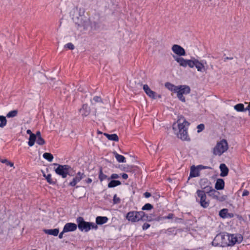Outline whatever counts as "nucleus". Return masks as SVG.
<instances>
[{"instance_id":"3c124183","label":"nucleus","mask_w":250,"mask_h":250,"mask_svg":"<svg viewBox=\"0 0 250 250\" xmlns=\"http://www.w3.org/2000/svg\"><path fill=\"white\" fill-rule=\"evenodd\" d=\"M26 132H27V133L28 134L30 135V136H31V134H34V133H33L32 132L31 130H30V129H28V130H27Z\"/></svg>"},{"instance_id":"79ce46f5","label":"nucleus","mask_w":250,"mask_h":250,"mask_svg":"<svg viewBox=\"0 0 250 250\" xmlns=\"http://www.w3.org/2000/svg\"><path fill=\"white\" fill-rule=\"evenodd\" d=\"M119 198L117 197V195H115L113 198V201L115 203H117L119 202Z\"/></svg>"},{"instance_id":"72a5a7b5","label":"nucleus","mask_w":250,"mask_h":250,"mask_svg":"<svg viewBox=\"0 0 250 250\" xmlns=\"http://www.w3.org/2000/svg\"><path fill=\"white\" fill-rule=\"evenodd\" d=\"M0 161L2 163H4L7 166H9L10 167H13L14 166V164L11 162H9V161H8L7 159H2V160H0Z\"/></svg>"},{"instance_id":"b1692460","label":"nucleus","mask_w":250,"mask_h":250,"mask_svg":"<svg viewBox=\"0 0 250 250\" xmlns=\"http://www.w3.org/2000/svg\"><path fill=\"white\" fill-rule=\"evenodd\" d=\"M121 185V182L118 180H112L107 185L108 188H112Z\"/></svg>"},{"instance_id":"7c9ffc66","label":"nucleus","mask_w":250,"mask_h":250,"mask_svg":"<svg viewBox=\"0 0 250 250\" xmlns=\"http://www.w3.org/2000/svg\"><path fill=\"white\" fill-rule=\"evenodd\" d=\"M17 115V110H12L7 113L6 116L8 118H12L15 117Z\"/></svg>"},{"instance_id":"2f4dec72","label":"nucleus","mask_w":250,"mask_h":250,"mask_svg":"<svg viewBox=\"0 0 250 250\" xmlns=\"http://www.w3.org/2000/svg\"><path fill=\"white\" fill-rule=\"evenodd\" d=\"M234 109H245L243 104H238L235 105H232Z\"/></svg>"},{"instance_id":"aec40b11","label":"nucleus","mask_w":250,"mask_h":250,"mask_svg":"<svg viewBox=\"0 0 250 250\" xmlns=\"http://www.w3.org/2000/svg\"><path fill=\"white\" fill-rule=\"evenodd\" d=\"M225 187V182L222 179H218L215 184V188L217 190H222Z\"/></svg>"},{"instance_id":"7ed1b4c3","label":"nucleus","mask_w":250,"mask_h":250,"mask_svg":"<svg viewBox=\"0 0 250 250\" xmlns=\"http://www.w3.org/2000/svg\"><path fill=\"white\" fill-rule=\"evenodd\" d=\"M175 60L179 63L181 66L186 67L187 66L190 68L195 67L198 71L204 72L206 70L203 65V63L200 62L199 61L195 58H191L190 60L185 59L182 57H177L174 58Z\"/></svg>"},{"instance_id":"603ef678","label":"nucleus","mask_w":250,"mask_h":250,"mask_svg":"<svg viewBox=\"0 0 250 250\" xmlns=\"http://www.w3.org/2000/svg\"><path fill=\"white\" fill-rule=\"evenodd\" d=\"M233 59V58L232 57H227L226 58H224V62H226L227 60H232Z\"/></svg>"},{"instance_id":"f704fd0d","label":"nucleus","mask_w":250,"mask_h":250,"mask_svg":"<svg viewBox=\"0 0 250 250\" xmlns=\"http://www.w3.org/2000/svg\"><path fill=\"white\" fill-rule=\"evenodd\" d=\"M36 142L39 145H43L45 143V141L42 136H39V137L37 138Z\"/></svg>"},{"instance_id":"13d9d810","label":"nucleus","mask_w":250,"mask_h":250,"mask_svg":"<svg viewBox=\"0 0 250 250\" xmlns=\"http://www.w3.org/2000/svg\"><path fill=\"white\" fill-rule=\"evenodd\" d=\"M249 115H250V110H249Z\"/></svg>"},{"instance_id":"5701e85b","label":"nucleus","mask_w":250,"mask_h":250,"mask_svg":"<svg viewBox=\"0 0 250 250\" xmlns=\"http://www.w3.org/2000/svg\"><path fill=\"white\" fill-rule=\"evenodd\" d=\"M104 135L110 141L118 142L119 137L116 134H109L106 133H104Z\"/></svg>"},{"instance_id":"bf43d9fd","label":"nucleus","mask_w":250,"mask_h":250,"mask_svg":"<svg viewBox=\"0 0 250 250\" xmlns=\"http://www.w3.org/2000/svg\"><path fill=\"white\" fill-rule=\"evenodd\" d=\"M249 219L250 220V215H249Z\"/></svg>"},{"instance_id":"09e8293b","label":"nucleus","mask_w":250,"mask_h":250,"mask_svg":"<svg viewBox=\"0 0 250 250\" xmlns=\"http://www.w3.org/2000/svg\"><path fill=\"white\" fill-rule=\"evenodd\" d=\"M144 195L146 198H148L151 196L150 193L147 192L144 193Z\"/></svg>"},{"instance_id":"423d86ee","label":"nucleus","mask_w":250,"mask_h":250,"mask_svg":"<svg viewBox=\"0 0 250 250\" xmlns=\"http://www.w3.org/2000/svg\"><path fill=\"white\" fill-rule=\"evenodd\" d=\"M195 198L196 202L203 208H207L209 206V201L207 199L204 190L198 189L196 192Z\"/></svg>"},{"instance_id":"9b49d317","label":"nucleus","mask_w":250,"mask_h":250,"mask_svg":"<svg viewBox=\"0 0 250 250\" xmlns=\"http://www.w3.org/2000/svg\"><path fill=\"white\" fill-rule=\"evenodd\" d=\"M143 89L146 95L153 99L161 98V95L157 94L155 92L151 90L147 84H144L143 85Z\"/></svg>"},{"instance_id":"9d476101","label":"nucleus","mask_w":250,"mask_h":250,"mask_svg":"<svg viewBox=\"0 0 250 250\" xmlns=\"http://www.w3.org/2000/svg\"><path fill=\"white\" fill-rule=\"evenodd\" d=\"M209 195L214 199H215L219 202H223L225 201L227 196L226 195H221L220 193L214 189H211L209 191Z\"/></svg>"},{"instance_id":"0eeeda50","label":"nucleus","mask_w":250,"mask_h":250,"mask_svg":"<svg viewBox=\"0 0 250 250\" xmlns=\"http://www.w3.org/2000/svg\"><path fill=\"white\" fill-rule=\"evenodd\" d=\"M228 149V144L226 140L222 139L218 142L213 149L215 155L221 156Z\"/></svg>"},{"instance_id":"4be33fe9","label":"nucleus","mask_w":250,"mask_h":250,"mask_svg":"<svg viewBox=\"0 0 250 250\" xmlns=\"http://www.w3.org/2000/svg\"><path fill=\"white\" fill-rule=\"evenodd\" d=\"M43 231L45 233L53 235L54 236H56L59 234V229H44Z\"/></svg>"},{"instance_id":"4c0bfd02","label":"nucleus","mask_w":250,"mask_h":250,"mask_svg":"<svg viewBox=\"0 0 250 250\" xmlns=\"http://www.w3.org/2000/svg\"><path fill=\"white\" fill-rule=\"evenodd\" d=\"M119 177V175L116 173H113L111 175L110 178H108V180L110 179L115 180L118 179Z\"/></svg>"},{"instance_id":"58836bf2","label":"nucleus","mask_w":250,"mask_h":250,"mask_svg":"<svg viewBox=\"0 0 250 250\" xmlns=\"http://www.w3.org/2000/svg\"><path fill=\"white\" fill-rule=\"evenodd\" d=\"M196 167L198 168V169L199 170V171H200L202 169H207V168H208V167H206V166H204L203 165H198V166H196Z\"/></svg>"},{"instance_id":"4468645a","label":"nucleus","mask_w":250,"mask_h":250,"mask_svg":"<svg viewBox=\"0 0 250 250\" xmlns=\"http://www.w3.org/2000/svg\"><path fill=\"white\" fill-rule=\"evenodd\" d=\"M84 176V173L82 172H78L75 177L73 179L72 181L70 182L69 185L74 187L78 183H79Z\"/></svg>"},{"instance_id":"a878e982","label":"nucleus","mask_w":250,"mask_h":250,"mask_svg":"<svg viewBox=\"0 0 250 250\" xmlns=\"http://www.w3.org/2000/svg\"><path fill=\"white\" fill-rule=\"evenodd\" d=\"M37 140L36 135L34 134H31V136H30L29 138V141L28 142V144L30 146H32L34 144L35 141Z\"/></svg>"},{"instance_id":"49530a36","label":"nucleus","mask_w":250,"mask_h":250,"mask_svg":"<svg viewBox=\"0 0 250 250\" xmlns=\"http://www.w3.org/2000/svg\"><path fill=\"white\" fill-rule=\"evenodd\" d=\"M64 233H66V232H63V229L62 231L59 235V238L62 239L63 237V234Z\"/></svg>"},{"instance_id":"f8f14e48","label":"nucleus","mask_w":250,"mask_h":250,"mask_svg":"<svg viewBox=\"0 0 250 250\" xmlns=\"http://www.w3.org/2000/svg\"><path fill=\"white\" fill-rule=\"evenodd\" d=\"M171 49L175 54L180 56H185L186 55L185 50L179 45L174 44L172 46Z\"/></svg>"},{"instance_id":"c756f323","label":"nucleus","mask_w":250,"mask_h":250,"mask_svg":"<svg viewBox=\"0 0 250 250\" xmlns=\"http://www.w3.org/2000/svg\"><path fill=\"white\" fill-rule=\"evenodd\" d=\"M107 176L104 174L102 170H100L99 174V179H100L101 182L103 181L104 180L108 179Z\"/></svg>"},{"instance_id":"dca6fc26","label":"nucleus","mask_w":250,"mask_h":250,"mask_svg":"<svg viewBox=\"0 0 250 250\" xmlns=\"http://www.w3.org/2000/svg\"><path fill=\"white\" fill-rule=\"evenodd\" d=\"M219 215L223 218H232L234 216L233 213H229L227 208L221 209L219 212Z\"/></svg>"},{"instance_id":"6e6552de","label":"nucleus","mask_w":250,"mask_h":250,"mask_svg":"<svg viewBox=\"0 0 250 250\" xmlns=\"http://www.w3.org/2000/svg\"><path fill=\"white\" fill-rule=\"evenodd\" d=\"M145 216L143 211H130L126 214V218L128 221L136 222L143 220Z\"/></svg>"},{"instance_id":"f257e3e1","label":"nucleus","mask_w":250,"mask_h":250,"mask_svg":"<svg viewBox=\"0 0 250 250\" xmlns=\"http://www.w3.org/2000/svg\"><path fill=\"white\" fill-rule=\"evenodd\" d=\"M243 240L241 234H219L213 239L212 244L215 247L233 246L240 243Z\"/></svg>"},{"instance_id":"a18cd8bd","label":"nucleus","mask_w":250,"mask_h":250,"mask_svg":"<svg viewBox=\"0 0 250 250\" xmlns=\"http://www.w3.org/2000/svg\"><path fill=\"white\" fill-rule=\"evenodd\" d=\"M249 194V191H248L247 190H245L243 192L242 196H248Z\"/></svg>"},{"instance_id":"393cba45","label":"nucleus","mask_w":250,"mask_h":250,"mask_svg":"<svg viewBox=\"0 0 250 250\" xmlns=\"http://www.w3.org/2000/svg\"><path fill=\"white\" fill-rule=\"evenodd\" d=\"M114 155L116 159L119 163L125 162V158L124 156L119 154L116 152H114Z\"/></svg>"},{"instance_id":"20e7f679","label":"nucleus","mask_w":250,"mask_h":250,"mask_svg":"<svg viewBox=\"0 0 250 250\" xmlns=\"http://www.w3.org/2000/svg\"><path fill=\"white\" fill-rule=\"evenodd\" d=\"M165 86L171 91L176 93L179 100L183 102L186 101L184 95H187L190 92L189 86L186 85L176 86L170 83L167 82L165 83Z\"/></svg>"},{"instance_id":"c03bdc74","label":"nucleus","mask_w":250,"mask_h":250,"mask_svg":"<svg viewBox=\"0 0 250 250\" xmlns=\"http://www.w3.org/2000/svg\"><path fill=\"white\" fill-rule=\"evenodd\" d=\"M84 182L86 184H90L92 182V179L88 178L85 179Z\"/></svg>"},{"instance_id":"a211bd4d","label":"nucleus","mask_w":250,"mask_h":250,"mask_svg":"<svg viewBox=\"0 0 250 250\" xmlns=\"http://www.w3.org/2000/svg\"><path fill=\"white\" fill-rule=\"evenodd\" d=\"M91 104L93 105L101 104H104V102L100 96H94L92 99L90 100Z\"/></svg>"},{"instance_id":"473e14b6","label":"nucleus","mask_w":250,"mask_h":250,"mask_svg":"<svg viewBox=\"0 0 250 250\" xmlns=\"http://www.w3.org/2000/svg\"><path fill=\"white\" fill-rule=\"evenodd\" d=\"M205 129V125L203 124H201L197 126V132L199 133L201 132Z\"/></svg>"},{"instance_id":"de8ad7c7","label":"nucleus","mask_w":250,"mask_h":250,"mask_svg":"<svg viewBox=\"0 0 250 250\" xmlns=\"http://www.w3.org/2000/svg\"><path fill=\"white\" fill-rule=\"evenodd\" d=\"M122 177L123 179H126L128 178V175L126 173H123L122 175Z\"/></svg>"},{"instance_id":"4d7b16f0","label":"nucleus","mask_w":250,"mask_h":250,"mask_svg":"<svg viewBox=\"0 0 250 250\" xmlns=\"http://www.w3.org/2000/svg\"><path fill=\"white\" fill-rule=\"evenodd\" d=\"M232 102L231 101H228L227 103V104H230Z\"/></svg>"},{"instance_id":"864d4df0","label":"nucleus","mask_w":250,"mask_h":250,"mask_svg":"<svg viewBox=\"0 0 250 250\" xmlns=\"http://www.w3.org/2000/svg\"><path fill=\"white\" fill-rule=\"evenodd\" d=\"M199 62H202V63H203V65H204V66H205V68L206 69H207V68H206V67H205V64H207V62H206V61H205V60H202V61H199ZM206 70H206L205 71H206Z\"/></svg>"},{"instance_id":"e433bc0d","label":"nucleus","mask_w":250,"mask_h":250,"mask_svg":"<svg viewBox=\"0 0 250 250\" xmlns=\"http://www.w3.org/2000/svg\"><path fill=\"white\" fill-rule=\"evenodd\" d=\"M65 47L70 50H73L75 48L74 45L71 42H69L65 45Z\"/></svg>"},{"instance_id":"2eb2a0df","label":"nucleus","mask_w":250,"mask_h":250,"mask_svg":"<svg viewBox=\"0 0 250 250\" xmlns=\"http://www.w3.org/2000/svg\"><path fill=\"white\" fill-rule=\"evenodd\" d=\"M77 225L75 223H66L63 227V232L74 231L77 229Z\"/></svg>"},{"instance_id":"a19ab883","label":"nucleus","mask_w":250,"mask_h":250,"mask_svg":"<svg viewBox=\"0 0 250 250\" xmlns=\"http://www.w3.org/2000/svg\"><path fill=\"white\" fill-rule=\"evenodd\" d=\"M150 227V225L147 223H145L143 226V229L144 230H146L148 229Z\"/></svg>"},{"instance_id":"8fccbe9b","label":"nucleus","mask_w":250,"mask_h":250,"mask_svg":"<svg viewBox=\"0 0 250 250\" xmlns=\"http://www.w3.org/2000/svg\"><path fill=\"white\" fill-rule=\"evenodd\" d=\"M88 105L87 104H83V105L82 108L80 109H86Z\"/></svg>"},{"instance_id":"37998d69","label":"nucleus","mask_w":250,"mask_h":250,"mask_svg":"<svg viewBox=\"0 0 250 250\" xmlns=\"http://www.w3.org/2000/svg\"><path fill=\"white\" fill-rule=\"evenodd\" d=\"M83 111H84V112L82 113V115L84 116H86L89 114V110H83Z\"/></svg>"},{"instance_id":"c85d7f7f","label":"nucleus","mask_w":250,"mask_h":250,"mask_svg":"<svg viewBox=\"0 0 250 250\" xmlns=\"http://www.w3.org/2000/svg\"><path fill=\"white\" fill-rule=\"evenodd\" d=\"M43 176L46 179L47 182L49 184H54V182L51 178V175L50 174H48V175H46L44 172H42Z\"/></svg>"},{"instance_id":"f3484780","label":"nucleus","mask_w":250,"mask_h":250,"mask_svg":"<svg viewBox=\"0 0 250 250\" xmlns=\"http://www.w3.org/2000/svg\"><path fill=\"white\" fill-rule=\"evenodd\" d=\"M221 171L220 176L221 177H226L229 173V168L225 164H221L219 166Z\"/></svg>"},{"instance_id":"ea45409f","label":"nucleus","mask_w":250,"mask_h":250,"mask_svg":"<svg viewBox=\"0 0 250 250\" xmlns=\"http://www.w3.org/2000/svg\"><path fill=\"white\" fill-rule=\"evenodd\" d=\"M173 215L172 214H169L167 216L163 217V219H172L173 218Z\"/></svg>"},{"instance_id":"1a4fd4ad","label":"nucleus","mask_w":250,"mask_h":250,"mask_svg":"<svg viewBox=\"0 0 250 250\" xmlns=\"http://www.w3.org/2000/svg\"><path fill=\"white\" fill-rule=\"evenodd\" d=\"M54 165L58 166V167L55 169L56 173L57 174L62 176L63 178L66 177L70 167L69 166L65 165H61L57 164H54Z\"/></svg>"},{"instance_id":"5fc2aeb1","label":"nucleus","mask_w":250,"mask_h":250,"mask_svg":"<svg viewBox=\"0 0 250 250\" xmlns=\"http://www.w3.org/2000/svg\"><path fill=\"white\" fill-rule=\"evenodd\" d=\"M35 135H36L37 138L39 137V136H41V132L40 131L37 132Z\"/></svg>"},{"instance_id":"c9c22d12","label":"nucleus","mask_w":250,"mask_h":250,"mask_svg":"<svg viewBox=\"0 0 250 250\" xmlns=\"http://www.w3.org/2000/svg\"><path fill=\"white\" fill-rule=\"evenodd\" d=\"M151 208H152V206L148 203L145 205L142 208L143 210H150Z\"/></svg>"},{"instance_id":"39448f33","label":"nucleus","mask_w":250,"mask_h":250,"mask_svg":"<svg viewBox=\"0 0 250 250\" xmlns=\"http://www.w3.org/2000/svg\"><path fill=\"white\" fill-rule=\"evenodd\" d=\"M79 229L82 231L88 232L90 229H97V225L93 222H86L83 218L79 217L77 219Z\"/></svg>"},{"instance_id":"f03ea898","label":"nucleus","mask_w":250,"mask_h":250,"mask_svg":"<svg viewBox=\"0 0 250 250\" xmlns=\"http://www.w3.org/2000/svg\"><path fill=\"white\" fill-rule=\"evenodd\" d=\"M190 123L186 120L182 115H178L177 121L172 125V129L174 134L179 139L183 141H189L188 135V128Z\"/></svg>"},{"instance_id":"bb28decb","label":"nucleus","mask_w":250,"mask_h":250,"mask_svg":"<svg viewBox=\"0 0 250 250\" xmlns=\"http://www.w3.org/2000/svg\"><path fill=\"white\" fill-rule=\"evenodd\" d=\"M43 158L47 160L48 162H52L53 160V156L50 153H44L42 155Z\"/></svg>"},{"instance_id":"cd10ccee","label":"nucleus","mask_w":250,"mask_h":250,"mask_svg":"<svg viewBox=\"0 0 250 250\" xmlns=\"http://www.w3.org/2000/svg\"><path fill=\"white\" fill-rule=\"evenodd\" d=\"M0 127L3 128L7 124V120L6 117L3 116H0Z\"/></svg>"},{"instance_id":"6e6d98bb","label":"nucleus","mask_w":250,"mask_h":250,"mask_svg":"<svg viewBox=\"0 0 250 250\" xmlns=\"http://www.w3.org/2000/svg\"><path fill=\"white\" fill-rule=\"evenodd\" d=\"M245 109H250V102L249 103L248 105L245 108Z\"/></svg>"},{"instance_id":"412c9836","label":"nucleus","mask_w":250,"mask_h":250,"mask_svg":"<svg viewBox=\"0 0 250 250\" xmlns=\"http://www.w3.org/2000/svg\"><path fill=\"white\" fill-rule=\"evenodd\" d=\"M108 221V218L106 216H97L96 218V225H103L105 224Z\"/></svg>"},{"instance_id":"6ab92c4d","label":"nucleus","mask_w":250,"mask_h":250,"mask_svg":"<svg viewBox=\"0 0 250 250\" xmlns=\"http://www.w3.org/2000/svg\"><path fill=\"white\" fill-rule=\"evenodd\" d=\"M200 171L198 169V168L194 166H192L190 167V177H196L199 176Z\"/></svg>"},{"instance_id":"ddd939ff","label":"nucleus","mask_w":250,"mask_h":250,"mask_svg":"<svg viewBox=\"0 0 250 250\" xmlns=\"http://www.w3.org/2000/svg\"><path fill=\"white\" fill-rule=\"evenodd\" d=\"M78 20H80V21L76 22V24L77 25V28L79 29L80 27H83L84 30L86 29L89 25V21L84 20L82 16L78 18Z\"/></svg>"}]
</instances>
